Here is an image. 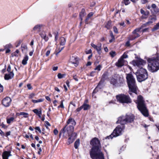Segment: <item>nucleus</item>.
I'll list each match as a JSON object with an SVG mask.
<instances>
[{
	"label": "nucleus",
	"instance_id": "nucleus-1",
	"mask_svg": "<svg viewBox=\"0 0 159 159\" xmlns=\"http://www.w3.org/2000/svg\"><path fill=\"white\" fill-rule=\"evenodd\" d=\"M126 75V79L129 89V93L133 97H136L137 96V87L135 84V79L131 74Z\"/></svg>",
	"mask_w": 159,
	"mask_h": 159
},
{
	"label": "nucleus",
	"instance_id": "nucleus-2",
	"mask_svg": "<svg viewBox=\"0 0 159 159\" xmlns=\"http://www.w3.org/2000/svg\"><path fill=\"white\" fill-rule=\"evenodd\" d=\"M159 60L157 56H154L147 59L148 63V70L152 72H155L159 70Z\"/></svg>",
	"mask_w": 159,
	"mask_h": 159
},
{
	"label": "nucleus",
	"instance_id": "nucleus-3",
	"mask_svg": "<svg viewBox=\"0 0 159 159\" xmlns=\"http://www.w3.org/2000/svg\"><path fill=\"white\" fill-rule=\"evenodd\" d=\"M137 97V107L138 109L144 116L145 117L148 116V111L147 109L143 97L139 95Z\"/></svg>",
	"mask_w": 159,
	"mask_h": 159
},
{
	"label": "nucleus",
	"instance_id": "nucleus-4",
	"mask_svg": "<svg viewBox=\"0 0 159 159\" xmlns=\"http://www.w3.org/2000/svg\"><path fill=\"white\" fill-rule=\"evenodd\" d=\"M134 119V116L133 115H126L125 116L119 117L116 123L125 125L127 123H132L133 122Z\"/></svg>",
	"mask_w": 159,
	"mask_h": 159
},
{
	"label": "nucleus",
	"instance_id": "nucleus-5",
	"mask_svg": "<svg viewBox=\"0 0 159 159\" xmlns=\"http://www.w3.org/2000/svg\"><path fill=\"white\" fill-rule=\"evenodd\" d=\"M135 75L139 82L144 81L148 78V75L147 70L142 67L138 70L135 73Z\"/></svg>",
	"mask_w": 159,
	"mask_h": 159
},
{
	"label": "nucleus",
	"instance_id": "nucleus-6",
	"mask_svg": "<svg viewBox=\"0 0 159 159\" xmlns=\"http://www.w3.org/2000/svg\"><path fill=\"white\" fill-rule=\"evenodd\" d=\"M89 153L92 159H104V154L100 149H98L97 148H92Z\"/></svg>",
	"mask_w": 159,
	"mask_h": 159
},
{
	"label": "nucleus",
	"instance_id": "nucleus-7",
	"mask_svg": "<svg viewBox=\"0 0 159 159\" xmlns=\"http://www.w3.org/2000/svg\"><path fill=\"white\" fill-rule=\"evenodd\" d=\"M125 128L124 125L123 124L118 125L114 130L113 133L109 136L106 137L105 139H112L114 137L120 136L122 134V132Z\"/></svg>",
	"mask_w": 159,
	"mask_h": 159
},
{
	"label": "nucleus",
	"instance_id": "nucleus-8",
	"mask_svg": "<svg viewBox=\"0 0 159 159\" xmlns=\"http://www.w3.org/2000/svg\"><path fill=\"white\" fill-rule=\"evenodd\" d=\"M67 125L62 129L59 133V136L60 137L62 134V136L65 138H67L70 136V134L73 132L74 127L73 126H69L66 128Z\"/></svg>",
	"mask_w": 159,
	"mask_h": 159
},
{
	"label": "nucleus",
	"instance_id": "nucleus-9",
	"mask_svg": "<svg viewBox=\"0 0 159 159\" xmlns=\"http://www.w3.org/2000/svg\"><path fill=\"white\" fill-rule=\"evenodd\" d=\"M116 97L117 101L121 103H128L131 102V99L128 95L120 94L116 95Z\"/></svg>",
	"mask_w": 159,
	"mask_h": 159
},
{
	"label": "nucleus",
	"instance_id": "nucleus-10",
	"mask_svg": "<svg viewBox=\"0 0 159 159\" xmlns=\"http://www.w3.org/2000/svg\"><path fill=\"white\" fill-rule=\"evenodd\" d=\"M90 144L93 146L92 148H97L98 149H99V147L101 146L100 141L96 137L93 138L90 141Z\"/></svg>",
	"mask_w": 159,
	"mask_h": 159
},
{
	"label": "nucleus",
	"instance_id": "nucleus-11",
	"mask_svg": "<svg viewBox=\"0 0 159 159\" xmlns=\"http://www.w3.org/2000/svg\"><path fill=\"white\" fill-rule=\"evenodd\" d=\"M145 61L139 58L137 60H133L132 63V64L134 66H137V67H140V68L142 67V66L143 65L146 63Z\"/></svg>",
	"mask_w": 159,
	"mask_h": 159
},
{
	"label": "nucleus",
	"instance_id": "nucleus-12",
	"mask_svg": "<svg viewBox=\"0 0 159 159\" xmlns=\"http://www.w3.org/2000/svg\"><path fill=\"white\" fill-rule=\"evenodd\" d=\"M11 102V99L9 97H7L2 100V103L4 107H7L10 106Z\"/></svg>",
	"mask_w": 159,
	"mask_h": 159
},
{
	"label": "nucleus",
	"instance_id": "nucleus-13",
	"mask_svg": "<svg viewBox=\"0 0 159 159\" xmlns=\"http://www.w3.org/2000/svg\"><path fill=\"white\" fill-rule=\"evenodd\" d=\"M77 137V134L75 133H73L68 139L67 144L69 145L72 143Z\"/></svg>",
	"mask_w": 159,
	"mask_h": 159
},
{
	"label": "nucleus",
	"instance_id": "nucleus-14",
	"mask_svg": "<svg viewBox=\"0 0 159 159\" xmlns=\"http://www.w3.org/2000/svg\"><path fill=\"white\" fill-rule=\"evenodd\" d=\"M69 61L70 63L74 64L76 67L78 65V58L76 57L72 56L70 57Z\"/></svg>",
	"mask_w": 159,
	"mask_h": 159
},
{
	"label": "nucleus",
	"instance_id": "nucleus-15",
	"mask_svg": "<svg viewBox=\"0 0 159 159\" xmlns=\"http://www.w3.org/2000/svg\"><path fill=\"white\" fill-rule=\"evenodd\" d=\"M126 61L123 58H120L115 63V65L118 67H120L123 66Z\"/></svg>",
	"mask_w": 159,
	"mask_h": 159
},
{
	"label": "nucleus",
	"instance_id": "nucleus-16",
	"mask_svg": "<svg viewBox=\"0 0 159 159\" xmlns=\"http://www.w3.org/2000/svg\"><path fill=\"white\" fill-rule=\"evenodd\" d=\"M91 46L96 49L98 53H99L102 49V44L100 43H98L97 45L91 43Z\"/></svg>",
	"mask_w": 159,
	"mask_h": 159
},
{
	"label": "nucleus",
	"instance_id": "nucleus-17",
	"mask_svg": "<svg viewBox=\"0 0 159 159\" xmlns=\"http://www.w3.org/2000/svg\"><path fill=\"white\" fill-rule=\"evenodd\" d=\"M10 151H5L3 152L2 154L3 159H8L9 157L11 156Z\"/></svg>",
	"mask_w": 159,
	"mask_h": 159
},
{
	"label": "nucleus",
	"instance_id": "nucleus-18",
	"mask_svg": "<svg viewBox=\"0 0 159 159\" xmlns=\"http://www.w3.org/2000/svg\"><path fill=\"white\" fill-rule=\"evenodd\" d=\"M14 76V74L12 71L10 72L8 74H5L4 76V79L6 80H8L12 79Z\"/></svg>",
	"mask_w": 159,
	"mask_h": 159
},
{
	"label": "nucleus",
	"instance_id": "nucleus-19",
	"mask_svg": "<svg viewBox=\"0 0 159 159\" xmlns=\"http://www.w3.org/2000/svg\"><path fill=\"white\" fill-rule=\"evenodd\" d=\"M67 125H68L69 124H71V125H69V126H73V127H74V126H75L76 125V122H75V120L71 118H70L68 120L67 122Z\"/></svg>",
	"mask_w": 159,
	"mask_h": 159
},
{
	"label": "nucleus",
	"instance_id": "nucleus-20",
	"mask_svg": "<svg viewBox=\"0 0 159 159\" xmlns=\"http://www.w3.org/2000/svg\"><path fill=\"white\" fill-rule=\"evenodd\" d=\"M157 20V17L156 16H154L151 18H149L148 21L146 23V25L151 24L153 22Z\"/></svg>",
	"mask_w": 159,
	"mask_h": 159
},
{
	"label": "nucleus",
	"instance_id": "nucleus-21",
	"mask_svg": "<svg viewBox=\"0 0 159 159\" xmlns=\"http://www.w3.org/2000/svg\"><path fill=\"white\" fill-rule=\"evenodd\" d=\"M139 36V34H137V36H135V35H133V34L130 35L128 37V39L130 41L133 40Z\"/></svg>",
	"mask_w": 159,
	"mask_h": 159
},
{
	"label": "nucleus",
	"instance_id": "nucleus-22",
	"mask_svg": "<svg viewBox=\"0 0 159 159\" xmlns=\"http://www.w3.org/2000/svg\"><path fill=\"white\" fill-rule=\"evenodd\" d=\"M34 113L37 115L39 118H41V115L42 114L41 111L40 109L39 110L37 109H34L33 110Z\"/></svg>",
	"mask_w": 159,
	"mask_h": 159
},
{
	"label": "nucleus",
	"instance_id": "nucleus-23",
	"mask_svg": "<svg viewBox=\"0 0 159 159\" xmlns=\"http://www.w3.org/2000/svg\"><path fill=\"white\" fill-rule=\"evenodd\" d=\"M118 80L117 82L119 84V86H121L125 83V81L124 78L120 76L119 77Z\"/></svg>",
	"mask_w": 159,
	"mask_h": 159
},
{
	"label": "nucleus",
	"instance_id": "nucleus-24",
	"mask_svg": "<svg viewBox=\"0 0 159 159\" xmlns=\"http://www.w3.org/2000/svg\"><path fill=\"white\" fill-rule=\"evenodd\" d=\"M21 49L23 53H26L27 51V47L26 45L22 44L21 46Z\"/></svg>",
	"mask_w": 159,
	"mask_h": 159
},
{
	"label": "nucleus",
	"instance_id": "nucleus-25",
	"mask_svg": "<svg viewBox=\"0 0 159 159\" xmlns=\"http://www.w3.org/2000/svg\"><path fill=\"white\" fill-rule=\"evenodd\" d=\"M40 35L43 38L45 41H47L48 39V38L46 36V34L44 32H42L40 34Z\"/></svg>",
	"mask_w": 159,
	"mask_h": 159
},
{
	"label": "nucleus",
	"instance_id": "nucleus-26",
	"mask_svg": "<svg viewBox=\"0 0 159 159\" xmlns=\"http://www.w3.org/2000/svg\"><path fill=\"white\" fill-rule=\"evenodd\" d=\"M111 83L116 86H119V84L117 81L115 79H112L111 81Z\"/></svg>",
	"mask_w": 159,
	"mask_h": 159
},
{
	"label": "nucleus",
	"instance_id": "nucleus-27",
	"mask_svg": "<svg viewBox=\"0 0 159 159\" xmlns=\"http://www.w3.org/2000/svg\"><path fill=\"white\" fill-rule=\"evenodd\" d=\"M81 107L84 111L87 110L90 108L89 105L85 103H84Z\"/></svg>",
	"mask_w": 159,
	"mask_h": 159
},
{
	"label": "nucleus",
	"instance_id": "nucleus-28",
	"mask_svg": "<svg viewBox=\"0 0 159 159\" xmlns=\"http://www.w3.org/2000/svg\"><path fill=\"white\" fill-rule=\"evenodd\" d=\"M142 29V27H140L134 30L132 32L133 35L137 36V34H139V33L140 32V30Z\"/></svg>",
	"mask_w": 159,
	"mask_h": 159
},
{
	"label": "nucleus",
	"instance_id": "nucleus-29",
	"mask_svg": "<svg viewBox=\"0 0 159 159\" xmlns=\"http://www.w3.org/2000/svg\"><path fill=\"white\" fill-rule=\"evenodd\" d=\"M17 115L18 116H23L24 117L26 118L29 116V114L27 113L24 112H21L19 113H18Z\"/></svg>",
	"mask_w": 159,
	"mask_h": 159
},
{
	"label": "nucleus",
	"instance_id": "nucleus-30",
	"mask_svg": "<svg viewBox=\"0 0 159 159\" xmlns=\"http://www.w3.org/2000/svg\"><path fill=\"white\" fill-rule=\"evenodd\" d=\"M60 42L61 45H64L66 43V39L64 37H61L60 39Z\"/></svg>",
	"mask_w": 159,
	"mask_h": 159
},
{
	"label": "nucleus",
	"instance_id": "nucleus-31",
	"mask_svg": "<svg viewBox=\"0 0 159 159\" xmlns=\"http://www.w3.org/2000/svg\"><path fill=\"white\" fill-rule=\"evenodd\" d=\"M28 60V57L27 55H25L22 61V64L24 65H25L27 63V61Z\"/></svg>",
	"mask_w": 159,
	"mask_h": 159
},
{
	"label": "nucleus",
	"instance_id": "nucleus-32",
	"mask_svg": "<svg viewBox=\"0 0 159 159\" xmlns=\"http://www.w3.org/2000/svg\"><path fill=\"white\" fill-rule=\"evenodd\" d=\"M85 13L84 9H82L81 12L80 13V16L81 21L82 20V18L85 15Z\"/></svg>",
	"mask_w": 159,
	"mask_h": 159
},
{
	"label": "nucleus",
	"instance_id": "nucleus-33",
	"mask_svg": "<svg viewBox=\"0 0 159 159\" xmlns=\"http://www.w3.org/2000/svg\"><path fill=\"white\" fill-rule=\"evenodd\" d=\"M140 13L141 14L144 15L145 16H148L149 14V12L148 11H145L142 9H140Z\"/></svg>",
	"mask_w": 159,
	"mask_h": 159
},
{
	"label": "nucleus",
	"instance_id": "nucleus-34",
	"mask_svg": "<svg viewBox=\"0 0 159 159\" xmlns=\"http://www.w3.org/2000/svg\"><path fill=\"white\" fill-rule=\"evenodd\" d=\"M80 143V139H77L74 143V147L75 149L78 148Z\"/></svg>",
	"mask_w": 159,
	"mask_h": 159
},
{
	"label": "nucleus",
	"instance_id": "nucleus-35",
	"mask_svg": "<svg viewBox=\"0 0 159 159\" xmlns=\"http://www.w3.org/2000/svg\"><path fill=\"white\" fill-rule=\"evenodd\" d=\"M93 15V12H91L89 13L87 16V17L85 19V22L87 23L88 20L89 19V18L91 16H92Z\"/></svg>",
	"mask_w": 159,
	"mask_h": 159
},
{
	"label": "nucleus",
	"instance_id": "nucleus-36",
	"mask_svg": "<svg viewBox=\"0 0 159 159\" xmlns=\"http://www.w3.org/2000/svg\"><path fill=\"white\" fill-rule=\"evenodd\" d=\"M159 28V22L152 29V31H154L158 29Z\"/></svg>",
	"mask_w": 159,
	"mask_h": 159
},
{
	"label": "nucleus",
	"instance_id": "nucleus-37",
	"mask_svg": "<svg viewBox=\"0 0 159 159\" xmlns=\"http://www.w3.org/2000/svg\"><path fill=\"white\" fill-rule=\"evenodd\" d=\"M43 99L41 98L38 100H32V102L33 103H37L42 102L43 101Z\"/></svg>",
	"mask_w": 159,
	"mask_h": 159
},
{
	"label": "nucleus",
	"instance_id": "nucleus-38",
	"mask_svg": "<svg viewBox=\"0 0 159 159\" xmlns=\"http://www.w3.org/2000/svg\"><path fill=\"white\" fill-rule=\"evenodd\" d=\"M105 27L107 29H110L111 27V22L110 21H108L106 24Z\"/></svg>",
	"mask_w": 159,
	"mask_h": 159
},
{
	"label": "nucleus",
	"instance_id": "nucleus-39",
	"mask_svg": "<svg viewBox=\"0 0 159 159\" xmlns=\"http://www.w3.org/2000/svg\"><path fill=\"white\" fill-rule=\"evenodd\" d=\"M14 119V118L13 117H11L7 119V123L9 124H10L13 121Z\"/></svg>",
	"mask_w": 159,
	"mask_h": 159
},
{
	"label": "nucleus",
	"instance_id": "nucleus-40",
	"mask_svg": "<svg viewBox=\"0 0 159 159\" xmlns=\"http://www.w3.org/2000/svg\"><path fill=\"white\" fill-rule=\"evenodd\" d=\"M41 28V25H37L35 26L33 28L34 30L39 31Z\"/></svg>",
	"mask_w": 159,
	"mask_h": 159
},
{
	"label": "nucleus",
	"instance_id": "nucleus-41",
	"mask_svg": "<svg viewBox=\"0 0 159 159\" xmlns=\"http://www.w3.org/2000/svg\"><path fill=\"white\" fill-rule=\"evenodd\" d=\"M100 83L98 84V86H97V87L94 90L93 92V95L97 91H98V89L100 88Z\"/></svg>",
	"mask_w": 159,
	"mask_h": 159
},
{
	"label": "nucleus",
	"instance_id": "nucleus-42",
	"mask_svg": "<svg viewBox=\"0 0 159 159\" xmlns=\"http://www.w3.org/2000/svg\"><path fill=\"white\" fill-rule=\"evenodd\" d=\"M66 75L65 74H61L60 73H59L57 75V77L59 79H61L64 78Z\"/></svg>",
	"mask_w": 159,
	"mask_h": 159
},
{
	"label": "nucleus",
	"instance_id": "nucleus-43",
	"mask_svg": "<svg viewBox=\"0 0 159 159\" xmlns=\"http://www.w3.org/2000/svg\"><path fill=\"white\" fill-rule=\"evenodd\" d=\"M64 100H61V104L60 105L58 106L57 108H64V106L63 105V102Z\"/></svg>",
	"mask_w": 159,
	"mask_h": 159
},
{
	"label": "nucleus",
	"instance_id": "nucleus-44",
	"mask_svg": "<svg viewBox=\"0 0 159 159\" xmlns=\"http://www.w3.org/2000/svg\"><path fill=\"white\" fill-rule=\"evenodd\" d=\"M102 68V66L99 65L98 66L96 67H95L94 69L95 70H97L98 71L100 70Z\"/></svg>",
	"mask_w": 159,
	"mask_h": 159
},
{
	"label": "nucleus",
	"instance_id": "nucleus-45",
	"mask_svg": "<svg viewBox=\"0 0 159 159\" xmlns=\"http://www.w3.org/2000/svg\"><path fill=\"white\" fill-rule=\"evenodd\" d=\"M110 55L112 57H114L116 54V52L114 51H111L109 53Z\"/></svg>",
	"mask_w": 159,
	"mask_h": 159
},
{
	"label": "nucleus",
	"instance_id": "nucleus-46",
	"mask_svg": "<svg viewBox=\"0 0 159 159\" xmlns=\"http://www.w3.org/2000/svg\"><path fill=\"white\" fill-rule=\"evenodd\" d=\"M12 47V45L11 44H7L5 46V48L9 49L10 48H11Z\"/></svg>",
	"mask_w": 159,
	"mask_h": 159
},
{
	"label": "nucleus",
	"instance_id": "nucleus-47",
	"mask_svg": "<svg viewBox=\"0 0 159 159\" xmlns=\"http://www.w3.org/2000/svg\"><path fill=\"white\" fill-rule=\"evenodd\" d=\"M54 33V34L55 35V40L56 41H57V40L58 36V32H55Z\"/></svg>",
	"mask_w": 159,
	"mask_h": 159
},
{
	"label": "nucleus",
	"instance_id": "nucleus-48",
	"mask_svg": "<svg viewBox=\"0 0 159 159\" xmlns=\"http://www.w3.org/2000/svg\"><path fill=\"white\" fill-rule=\"evenodd\" d=\"M153 11L156 14L158 13L159 12V9L157 7L154 9H152V11Z\"/></svg>",
	"mask_w": 159,
	"mask_h": 159
},
{
	"label": "nucleus",
	"instance_id": "nucleus-49",
	"mask_svg": "<svg viewBox=\"0 0 159 159\" xmlns=\"http://www.w3.org/2000/svg\"><path fill=\"white\" fill-rule=\"evenodd\" d=\"M128 57V55L125 53H124L120 58H123L124 59V58H127Z\"/></svg>",
	"mask_w": 159,
	"mask_h": 159
},
{
	"label": "nucleus",
	"instance_id": "nucleus-50",
	"mask_svg": "<svg viewBox=\"0 0 159 159\" xmlns=\"http://www.w3.org/2000/svg\"><path fill=\"white\" fill-rule=\"evenodd\" d=\"M124 3L125 5H128L130 3L129 0H124Z\"/></svg>",
	"mask_w": 159,
	"mask_h": 159
},
{
	"label": "nucleus",
	"instance_id": "nucleus-51",
	"mask_svg": "<svg viewBox=\"0 0 159 159\" xmlns=\"http://www.w3.org/2000/svg\"><path fill=\"white\" fill-rule=\"evenodd\" d=\"M34 129L38 131L39 132V133H41V130L39 127V126L36 127Z\"/></svg>",
	"mask_w": 159,
	"mask_h": 159
},
{
	"label": "nucleus",
	"instance_id": "nucleus-52",
	"mask_svg": "<svg viewBox=\"0 0 159 159\" xmlns=\"http://www.w3.org/2000/svg\"><path fill=\"white\" fill-rule=\"evenodd\" d=\"M73 78L76 81H78V79L76 75H73Z\"/></svg>",
	"mask_w": 159,
	"mask_h": 159
},
{
	"label": "nucleus",
	"instance_id": "nucleus-53",
	"mask_svg": "<svg viewBox=\"0 0 159 159\" xmlns=\"http://www.w3.org/2000/svg\"><path fill=\"white\" fill-rule=\"evenodd\" d=\"M148 2V0H141V3L143 4H145Z\"/></svg>",
	"mask_w": 159,
	"mask_h": 159
},
{
	"label": "nucleus",
	"instance_id": "nucleus-54",
	"mask_svg": "<svg viewBox=\"0 0 159 159\" xmlns=\"http://www.w3.org/2000/svg\"><path fill=\"white\" fill-rule=\"evenodd\" d=\"M46 125L45 126L47 129H48V126H50V123L47 121H45Z\"/></svg>",
	"mask_w": 159,
	"mask_h": 159
},
{
	"label": "nucleus",
	"instance_id": "nucleus-55",
	"mask_svg": "<svg viewBox=\"0 0 159 159\" xmlns=\"http://www.w3.org/2000/svg\"><path fill=\"white\" fill-rule=\"evenodd\" d=\"M157 7V6L155 4H152L151 6V9L152 10L153 9L156 8Z\"/></svg>",
	"mask_w": 159,
	"mask_h": 159
},
{
	"label": "nucleus",
	"instance_id": "nucleus-56",
	"mask_svg": "<svg viewBox=\"0 0 159 159\" xmlns=\"http://www.w3.org/2000/svg\"><path fill=\"white\" fill-rule=\"evenodd\" d=\"M130 40H128L125 43V45L126 46L129 47L130 46Z\"/></svg>",
	"mask_w": 159,
	"mask_h": 159
},
{
	"label": "nucleus",
	"instance_id": "nucleus-57",
	"mask_svg": "<svg viewBox=\"0 0 159 159\" xmlns=\"http://www.w3.org/2000/svg\"><path fill=\"white\" fill-rule=\"evenodd\" d=\"M114 31L116 33H118V31L117 28L116 27H113Z\"/></svg>",
	"mask_w": 159,
	"mask_h": 159
},
{
	"label": "nucleus",
	"instance_id": "nucleus-58",
	"mask_svg": "<svg viewBox=\"0 0 159 159\" xmlns=\"http://www.w3.org/2000/svg\"><path fill=\"white\" fill-rule=\"evenodd\" d=\"M3 90V87L2 85L0 84V92H2Z\"/></svg>",
	"mask_w": 159,
	"mask_h": 159
},
{
	"label": "nucleus",
	"instance_id": "nucleus-59",
	"mask_svg": "<svg viewBox=\"0 0 159 159\" xmlns=\"http://www.w3.org/2000/svg\"><path fill=\"white\" fill-rule=\"evenodd\" d=\"M27 87L28 89L29 90L31 89H32V87L30 84H27Z\"/></svg>",
	"mask_w": 159,
	"mask_h": 159
},
{
	"label": "nucleus",
	"instance_id": "nucleus-60",
	"mask_svg": "<svg viewBox=\"0 0 159 159\" xmlns=\"http://www.w3.org/2000/svg\"><path fill=\"white\" fill-rule=\"evenodd\" d=\"M53 132H54V134L55 135H57V134L58 133V131L57 130V129H55L54 130Z\"/></svg>",
	"mask_w": 159,
	"mask_h": 159
},
{
	"label": "nucleus",
	"instance_id": "nucleus-61",
	"mask_svg": "<svg viewBox=\"0 0 159 159\" xmlns=\"http://www.w3.org/2000/svg\"><path fill=\"white\" fill-rule=\"evenodd\" d=\"M50 50L47 51L46 53V56L47 57L48 56H49V54H50Z\"/></svg>",
	"mask_w": 159,
	"mask_h": 159
},
{
	"label": "nucleus",
	"instance_id": "nucleus-62",
	"mask_svg": "<svg viewBox=\"0 0 159 159\" xmlns=\"http://www.w3.org/2000/svg\"><path fill=\"white\" fill-rule=\"evenodd\" d=\"M39 151L38 152V153L40 155L41 154V152H42V149L41 148H38Z\"/></svg>",
	"mask_w": 159,
	"mask_h": 159
},
{
	"label": "nucleus",
	"instance_id": "nucleus-63",
	"mask_svg": "<svg viewBox=\"0 0 159 159\" xmlns=\"http://www.w3.org/2000/svg\"><path fill=\"white\" fill-rule=\"evenodd\" d=\"M11 70V66H10V65H9L8 66V68H7V71L8 72H9Z\"/></svg>",
	"mask_w": 159,
	"mask_h": 159
},
{
	"label": "nucleus",
	"instance_id": "nucleus-64",
	"mask_svg": "<svg viewBox=\"0 0 159 159\" xmlns=\"http://www.w3.org/2000/svg\"><path fill=\"white\" fill-rule=\"evenodd\" d=\"M86 53L87 54H90L92 53V50L91 49H89L87 51H86Z\"/></svg>",
	"mask_w": 159,
	"mask_h": 159
}]
</instances>
